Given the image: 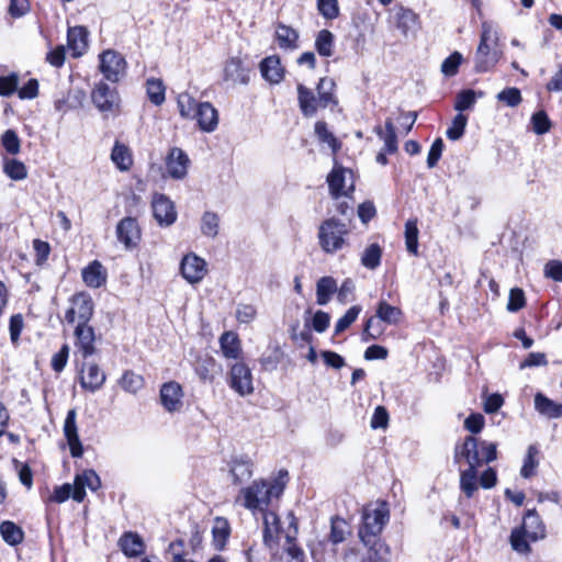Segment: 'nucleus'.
Instances as JSON below:
<instances>
[{
  "instance_id": "1",
  "label": "nucleus",
  "mask_w": 562,
  "mask_h": 562,
  "mask_svg": "<svg viewBox=\"0 0 562 562\" xmlns=\"http://www.w3.org/2000/svg\"><path fill=\"white\" fill-rule=\"evenodd\" d=\"M288 471L281 470L279 477L272 483L267 481L254 482L250 486L243 488L237 502L252 512L259 510L260 513L266 510L273 497L278 498L283 493Z\"/></svg>"
},
{
  "instance_id": "2",
  "label": "nucleus",
  "mask_w": 562,
  "mask_h": 562,
  "mask_svg": "<svg viewBox=\"0 0 562 562\" xmlns=\"http://www.w3.org/2000/svg\"><path fill=\"white\" fill-rule=\"evenodd\" d=\"M349 234L350 228L346 223L336 217L327 218L318 227L319 247L328 255L336 254L348 244Z\"/></svg>"
},
{
  "instance_id": "3",
  "label": "nucleus",
  "mask_w": 562,
  "mask_h": 562,
  "mask_svg": "<svg viewBox=\"0 0 562 562\" xmlns=\"http://www.w3.org/2000/svg\"><path fill=\"white\" fill-rule=\"evenodd\" d=\"M496 32L487 23L482 24L480 44L474 56V70L476 72H486L491 70L498 61L499 55L493 46L497 44Z\"/></svg>"
},
{
  "instance_id": "4",
  "label": "nucleus",
  "mask_w": 562,
  "mask_h": 562,
  "mask_svg": "<svg viewBox=\"0 0 562 562\" xmlns=\"http://www.w3.org/2000/svg\"><path fill=\"white\" fill-rule=\"evenodd\" d=\"M389 521V510L385 504L369 510L362 516V525L359 529V537L362 542H370L374 538H380L385 524Z\"/></svg>"
},
{
  "instance_id": "5",
  "label": "nucleus",
  "mask_w": 562,
  "mask_h": 562,
  "mask_svg": "<svg viewBox=\"0 0 562 562\" xmlns=\"http://www.w3.org/2000/svg\"><path fill=\"white\" fill-rule=\"evenodd\" d=\"M70 306L65 313L68 324H89L93 316L94 303L90 294L86 292L75 293L69 299Z\"/></svg>"
},
{
  "instance_id": "6",
  "label": "nucleus",
  "mask_w": 562,
  "mask_h": 562,
  "mask_svg": "<svg viewBox=\"0 0 562 562\" xmlns=\"http://www.w3.org/2000/svg\"><path fill=\"white\" fill-rule=\"evenodd\" d=\"M91 101L102 113L113 114L120 111L121 98L117 90L103 81L98 82L92 89Z\"/></svg>"
},
{
  "instance_id": "7",
  "label": "nucleus",
  "mask_w": 562,
  "mask_h": 562,
  "mask_svg": "<svg viewBox=\"0 0 562 562\" xmlns=\"http://www.w3.org/2000/svg\"><path fill=\"white\" fill-rule=\"evenodd\" d=\"M126 60L113 49L104 50L100 55V71L104 78L113 83L119 82L126 74Z\"/></svg>"
},
{
  "instance_id": "8",
  "label": "nucleus",
  "mask_w": 562,
  "mask_h": 562,
  "mask_svg": "<svg viewBox=\"0 0 562 562\" xmlns=\"http://www.w3.org/2000/svg\"><path fill=\"white\" fill-rule=\"evenodd\" d=\"M151 210L154 218L161 227H169L177 221L175 203L166 194L158 192L153 194Z\"/></svg>"
},
{
  "instance_id": "9",
  "label": "nucleus",
  "mask_w": 562,
  "mask_h": 562,
  "mask_svg": "<svg viewBox=\"0 0 562 562\" xmlns=\"http://www.w3.org/2000/svg\"><path fill=\"white\" fill-rule=\"evenodd\" d=\"M479 448V440L473 436H467L463 442L457 443L454 447V462L460 463L462 460H464L468 464V468L479 469L482 467Z\"/></svg>"
},
{
  "instance_id": "10",
  "label": "nucleus",
  "mask_w": 562,
  "mask_h": 562,
  "mask_svg": "<svg viewBox=\"0 0 562 562\" xmlns=\"http://www.w3.org/2000/svg\"><path fill=\"white\" fill-rule=\"evenodd\" d=\"M228 384L240 396L249 395L254 392L252 374L250 369L243 362L232 366Z\"/></svg>"
},
{
  "instance_id": "11",
  "label": "nucleus",
  "mask_w": 562,
  "mask_h": 562,
  "mask_svg": "<svg viewBox=\"0 0 562 562\" xmlns=\"http://www.w3.org/2000/svg\"><path fill=\"white\" fill-rule=\"evenodd\" d=\"M180 272L189 283H199L207 272L206 262L203 258L193 252L188 254L180 262Z\"/></svg>"
},
{
  "instance_id": "12",
  "label": "nucleus",
  "mask_w": 562,
  "mask_h": 562,
  "mask_svg": "<svg viewBox=\"0 0 562 562\" xmlns=\"http://www.w3.org/2000/svg\"><path fill=\"white\" fill-rule=\"evenodd\" d=\"M116 237L126 249H132L140 241L142 233L136 218L124 217L116 225Z\"/></svg>"
},
{
  "instance_id": "13",
  "label": "nucleus",
  "mask_w": 562,
  "mask_h": 562,
  "mask_svg": "<svg viewBox=\"0 0 562 562\" xmlns=\"http://www.w3.org/2000/svg\"><path fill=\"white\" fill-rule=\"evenodd\" d=\"M75 346L83 359L95 353V330L89 324H77L74 330Z\"/></svg>"
},
{
  "instance_id": "14",
  "label": "nucleus",
  "mask_w": 562,
  "mask_h": 562,
  "mask_svg": "<svg viewBox=\"0 0 562 562\" xmlns=\"http://www.w3.org/2000/svg\"><path fill=\"white\" fill-rule=\"evenodd\" d=\"M76 418V409H69L64 423V435L67 439L71 457L80 458L83 453V447L79 439Z\"/></svg>"
},
{
  "instance_id": "15",
  "label": "nucleus",
  "mask_w": 562,
  "mask_h": 562,
  "mask_svg": "<svg viewBox=\"0 0 562 562\" xmlns=\"http://www.w3.org/2000/svg\"><path fill=\"white\" fill-rule=\"evenodd\" d=\"M101 486V480L93 470H85L81 474H77L74 482L72 499L81 503L86 497V487L97 491Z\"/></svg>"
},
{
  "instance_id": "16",
  "label": "nucleus",
  "mask_w": 562,
  "mask_h": 562,
  "mask_svg": "<svg viewBox=\"0 0 562 562\" xmlns=\"http://www.w3.org/2000/svg\"><path fill=\"white\" fill-rule=\"evenodd\" d=\"M189 162L188 155L181 148H171L166 160L169 176L173 179H183L188 173Z\"/></svg>"
},
{
  "instance_id": "17",
  "label": "nucleus",
  "mask_w": 562,
  "mask_h": 562,
  "mask_svg": "<svg viewBox=\"0 0 562 562\" xmlns=\"http://www.w3.org/2000/svg\"><path fill=\"white\" fill-rule=\"evenodd\" d=\"M182 387L175 381L164 383L160 389L161 405L170 413L177 412L182 407Z\"/></svg>"
},
{
  "instance_id": "18",
  "label": "nucleus",
  "mask_w": 562,
  "mask_h": 562,
  "mask_svg": "<svg viewBox=\"0 0 562 562\" xmlns=\"http://www.w3.org/2000/svg\"><path fill=\"white\" fill-rule=\"evenodd\" d=\"M274 40L278 46L283 50H295L300 47L299 31L282 22L277 23Z\"/></svg>"
},
{
  "instance_id": "19",
  "label": "nucleus",
  "mask_w": 562,
  "mask_h": 562,
  "mask_svg": "<svg viewBox=\"0 0 562 562\" xmlns=\"http://www.w3.org/2000/svg\"><path fill=\"white\" fill-rule=\"evenodd\" d=\"M105 382V373L95 363H87L82 369L80 384L82 389L95 392L102 387Z\"/></svg>"
},
{
  "instance_id": "20",
  "label": "nucleus",
  "mask_w": 562,
  "mask_h": 562,
  "mask_svg": "<svg viewBox=\"0 0 562 562\" xmlns=\"http://www.w3.org/2000/svg\"><path fill=\"white\" fill-rule=\"evenodd\" d=\"M224 80L234 85H247L249 82V69L244 66L240 58L232 57L225 63Z\"/></svg>"
},
{
  "instance_id": "21",
  "label": "nucleus",
  "mask_w": 562,
  "mask_h": 562,
  "mask_svg": "<svg viewBox=\"0 0 562 562\" xmlns=\"http://www.w3.org/2000/svg\"><path fill=\"white\" fill-rule=\"evenodd\" d=\"M196 119L199 127L204 132H213L218 124V114L216 109L210 102H201L193 116Z\"/></svg>"
},
{
  "instance_id": "22",
  "label": "nucleus",
  "mask_w": 562,
  "mask_h": 562,
  "mask_svg": "<svg viewBox=\"0 0 562 562\" xmlns=\"http://www.w3.org/2000/svg\"><path fill=\"white\" fill-rule=\"evenodd\" d=\"M263 519V542L268 547H272L277 543L279 537L282 535V528L280 527V520L274 512L263 510L261 512Z\"/></svg>"
},
{
  "instance_id": "23",
  "label": "nucleus",
  "mask_w": 562,
  "mask_h": 562,
  "mask_svg": "<svg viewBox=\"0 0 562 562\" xmlns=\"http://www.w3.org/2000/svg\"><path fill=\"white\" fill-rule=\"evenodd\" d=\"M520 528L527 532L530 541H537L546 537V527L536 509H529L522 519Z\"/></svg>"
},
{
  "instance_id": "24",
  "label": "nucleus",
  "mask_w": 562,
  "mask_h": 562,
  "mask_svg": "<svg viewBox=\"0 0 562 562\" xmlns=\"http://www.w3.org/2000/svg\"><path fill=\"white\" fill-rule=\"evenodd\" d=\"M297 102L301 113L305 117H312L316 114L319 106L318 97H315L312 89L307 88L303 83H297Z\"/></svg>"
},
{
  "instance_id": "25",
  "label": "nucleus",
  "mask_w": 562,
  "mask_h": 562,
  "mask_svg": "<svg viewBox=\"0 0 562 562\" xmlns=\"http://www.w3.org/2000/svg\"><path fill=\"white\" fill-rule=\"evenodd\" d=\"M260 72L270 83H279L284 75L279 56L271 55L263 58L260 63Z\"/></svg>"
},
{
  "instance_id": "26",
  "label": "nucleus",
  "mask_w": 562,
  "mask_h": 562,
  "mask_svg": "<svg viewBox=\"0 0 562 562\" xmlns=\"http://www.w3.org/2000/svg\"><path fill=\"white\" fill-rule=\"evenodd\" d=\"M68 47L72 50L74 57L81 56L88 47V31L83 26H74L68 29Z\"/></svg>"
},
{
  "instance_id": "27",
  "label": "nucleus",
  "mask_w": 562,
  "mask_h": 562,
  "mask_svg": "<svg viewBox=\"0 0 562 562\" xmlns=\"http://www.w3.org/2000/svg\"><path fill=\"white\" fill-rule=\"evenodd\" d=\"M395 25L404 36L415 33L418 29V15L411 9L400 8L395 12Z\"/></svg>"
},
{
  "instance_id": "28",
  "label": "nucleus",
  "mask_w": 562,
  "mask_h": 562,
  "mask_svg": "<svg viewBox=\"0 0 562 562\" xmlns=\"http://www.w3.org/2000/svg\"><path fill=\"white\" fill-rule=\"evenodd\" d=\"M335 89H336V82L334 79L328 78V77H324V78L319 79V81L316 86V91H317L318 103H319L321 108L325 109L329 105L338 104V100L335 94Z\"/></svg>"
},
{
  "instance_id": "29",
  "label": "nucleus",
  "mask_w": 562,
  "mask_h": 562,
  "mask_svg": "<svg viewBox=\"0 0 562 562\" xmlns=\"http://www.w3.org/2000/svg\"><path fill=\"white\" fill-rule=\"evenodd\" d=\"M82 280L89 288H100L106 281V270L100 261L94 260L82 270Z\"/></svg>"
},
{
  "instance_id": "30",
  "label": "nucleus",
  "mask_w": 562,
  "mask_h": 562,
  "mask_svg": "<svg viewBox=\"0 0 562 562\" xmlns=\"http://www.w3.org/2000/svg\"><path fill=\"white\" fill-rule=\"evenodd\" d=\"M119 546L122 552L127 557H139L145 550V543L142 537L132 531L124 532L121 536Z\"/></svg>"
},
{
  "instance_id": "31",
  "label": "nucleus",
  "mask_w": 562,
  "mask_h": 562,
  "mask_svg": "<svg viewBox=\"0 0 562 562\" xmlns=\"http://www.w3.org/2000/svg\"><path fill=\"white\" fill-rule=\"evenodd\" d=\"M231 473L235 484L248 481L252 475V462L247 457H236L232 460Z\"/></svg>"
},
{
  "instance_id": "32",
  "label": "nucleus",
  "mask_w": 562,
  "mask_h": 562,
  "mask_svg": "<svg viewBox=\"0 0 562 562\" xmlns=\"http://www.w3.org/2000/svg\"><path fill=\"white\" fill-rule=\"evenodd\" d=\"M535 408L539 414L547 418L562 417V404L550 400L542 393H537L535 395Z\"/></svg>"
},
{
  "instance_id": "33",
  "label": "nucleus",
  "mask_w": 562,
  "mask_h": 562,
  "mask_svg": "<svg viewBox=\"0 0 562 562\" xmlns=\"http://www.w3.org/2000/svg\"><path fill=\"white\" fill-rule=\"evenodd\" d=\"M220 346L223 356L227 359H237L241 352L240 340L233 331H225L221 335Z\"/></svg>"
},
{
  "instance_id": "34",
  "label": "nucleus",
  "mask_w": 562,
  "mask_h": 562,
  "mask_svg": "<svg viewBox=\"0 0 562 562\" xmlns=\"http://www.w3.org/2000/svg\"><path fill=\"white\" fill-rule=\"evenodd\" d=\"M347 169L342 167H334V169L327 176V183L329 188V193L334 199H338L342 195H347V191H345V173Z\"/></svg>"
},
{
  "instance_id": "35",
  "label": "nucleus",
  "mask_w": 562,
  "mask_h": 562,
  "mask_svg": "<svg viewBox=\"0 0 562 562\" xmlns=\"http://www.w3.org/2000/svg\"><path fill=\"white\" fill-rule=\"evenodd\" d=\"M111 160L122 171H127L133 165L131 149L116 140L111 151Z\"/></svg>"
},
{
  "instance_id": "36",
  "label": "nucleus",
  "mask_w": 562,
  "mask_h": 562,
  "mask_svg": "<svg viewBox=\"0 0 562 562\" xmlns=\"http://www.w3.org/2000/svg\"><path fill=\"white\" fill-rule=\"evenodd\" d=\"M477 488V469L467 468L460 470V491L467 498H472Z\"/></svg>"
},
{
  "instance_id": "37",
  "label": "nucleus",
  "mask_w": 562,
  "mask_h": 562,
  "mask_svg": "<svg viewBox=\"0 0 562 562\" xmlns=\"http://www.w3.org/2000/svg\"><path fill=\"white\" fill-rule=\"evenodd\" d=\"M315 49L319 56L330 57L335 48V35L329 30H321L315 37Z\"/></svg>"
},
{
  "instance_id": "38",
  "label": "nucleus",
  "mask_w": 562,
  "mask_h": 562,
  "mask_svg": "<svg viewBox=\"0 0 562 562\" xmlns=\"http://www.w3.org/2000/svg\"><path fill=\"white\" fill-rule=\"evenodd\" d=\"M337 291V282L333 277H323L316 284V302L326 305L331 295Z\"/></svg>"
},
{
  "instance_id": "39",
  "label": "nucleus",
  "mask_w": 562,
  "mask_h": 562,
  "mask_svg": "<svg viewBox=\"0 0 562 562\" xmlns=\"http://www.w3.org/2000/svg\"><path fill=\"white\" fill-rule=\"evenodd\" d=\"M0 533L4 542L10 546H18L24 539V532L21 527L10 520L0 524Z\"/></svg>"
},
{
  "instance_id": "40",
  "label": "nucleus",
  "mask_w": 562,
  "mask_h": 562,
  "mask_svg": "<svg viewBox=\"0 0 562 562\" xmlns=\"http://www.w3.org/2000/svg\"><path fill=\"white\" fill-rule=\"evenodd\" d=\"M369 548V562H387L390 559V548L380 539L374 538L370 542H363Z\"/></svg>"
},
{
  "instance_id": "41",
  "label": "nucleus",
  "mask_w": 562,
  "mask_h": 562,
  "mask_svg": "<svg viewBox=\"0 0 562 562\" xmlns=\"http://www.w3.org/2000/svg\"><path fill=\"white\" fill-rule=\"evenodd\" d=\"M402 311L385 301H380L376 307L375 317L387 324H396L400 322Z\"/></svg>"
},
{
  "instance_id": "42",
  "label": "nucleus",
  "mask_w": 562,
  "mask_h": 562,
  "mask_svg": "<svg viewBox=\"0 0 562 562\" xmlns=\"http://www.w3.org/2000/svg\"><path fill=\"white\" fill-rule=\"evenodd\" d=\"M220 216L215 212L206 211L201 217V233L210 238L218 235Z\"/></svg>"
},
{
  "instance_id": "43",
  "label": "nucleus",
  "mask_w": 562,
  "mask_h": 562,
  "mask_svg": "<svg viewBox=\"0 0 562 562\" xmlns=\"http://www.w3.org/2000/svg\"><path fill=\"white\" fill-rule=\"evenodd\" d=\"M418 227L417 220H408L405 223V245L411 255H418Z\"/></svg>"
},
{
  "instance_id": "44",
  "label": "nucleus",
  "mask_w": 562,
  "mask_h": 562,
  "mask_svg": "<svg viewBox=\"0 0 562 562\" xmlns=\"http://www.w3.org/2000/svg\"><path fill=\"white\" fill-rule=\"evenodd\" d=\"M382 258V248L379 244L373 243L369 245L362 256H361V263L368 269L374 270L376 269L381 263Z\"/></svg>"
},
{
  "instance_id": "45",
  "label": "nucleus",
  "mask_w": 562,
  "mask_h": 562,
  "mask_svg": "<svg viewBox=\"0 0 562 562\" xmlns=\"http://www.w3.org/2000/svg\"><path fill=\"white\" fill-rule=\"evenodd\" d=\"M146 92L149 101L155 105L165 102V86L160 79L149 78L146 81Z\"/></svg>"
},
{
  "instance_id": "46",
  "label": "nucleus",
  "mask_w": 562,
  "mask_h": 562,
  "mask_svg": "<svg viewBox=\"0 0 562 562\" xmlns=\"http://www.w3.org/2000/svg\"><path fill=\"white\" fill-rule=\"evenodd\" d=\"M4 173L12 180L19 181L27 177V169L25 165L14 158H5L3 162Z\"/></svg>"
},
{
  "instance_id": "47",
  "label": "nucleus",
  "mask_w": 562,
  "mask_h": 562,
  "mask_svg": "<svg viewBox=\"0 0 562 562\" xmlns=\"http://www.w3.org/2000/svg\"><path fill=\"white\" fill-rule=\"evenodd\" d=\"M315 134L319 142L328 144L333 153L336 154L340 149L339 140L328 131L327 124L324 121L315 123Z\"/></svg>"
},
{
  "instance_id": "48",
  "label": "nucleus",
  "mask_w": 562,
  "mask_h": 562,
  "mask_svg": "<svg viewBox=\"0 0 562 562\" xmlns=\"http://www.w3.org/2000/svg\"><path fill=\"white\" fill-rule=\"evenodd\" d=\"M381 322L382 321L376 319L375 316H371L367 319L361 334V340L363 342L376 340L384 333V327Z\"/></svg>"
},
{
  "instance_id": "49",
  "label": "nucleus",
  "mask_w": 562,
  "mask_h": 562,
  "mask_svg": "<svg viewBox=\"0 0 562 562\" xmlns=\"http://www.w3.org/2000/svg\"><path fill=\"white\" fill-rule=\"evenodd\" d=\"M229 526L226 519L217 518L215 525L212 529L213 541L216 549H223L228 537H229Z\"/></svg>"
},
{
  "instance_id": "50",
  "label": "nucleus",
  "mask_w": 562,
  "mask_h": 562,
  "mask_svg": "<svg viewBox=\"0 0 562 562\" xmlns=\"http://www.w3.org/2000/svg\"><path fill=\"white\" fill-rule=\"evenodd\" d=\"M119 384L124 391L135 394L138 390L143 387L144 380L142 375L127 370L123 373L122 378L119 381Z\"/></svg>"
},
{
  "instance_id": "51",
  "label": "nucleus",
  "mask_w": 562,
  "mask_h": 562,
  "mask_svg": "<svg viewBox=\"0 0 562 562\" xmlns=\"http://www.w3.org/2000/svg\"><path fill=\"white\" fill-rule=\"evenodd\" d=\"M509 540L512 548L516 552L528 553L530 551V546L528 542L530 539H528L527 532H525L520 527L512 530Z\"/></svg>"
},
{
  "instance_id": "52",
  "label": "nucleus",
  "mask_w": 562,
  "mask_h": 562,
  "mask_svg": "<svg viewBox=\"0 0 562 562\" xmlns=\"http://www.w3.org/2000/svg\"><path fill=\"white\" fill-rule=\"evenodd\" d=\"M177 103L180 115L186 119L193 117L199 105L194 98L191 97L189 93L179 94Z\"/></svg>"
},
{
  "instance_id": "53",
  "label": "nucleus",
  "mask_w": 562,
  "mask_h": 562,
  "mask_svg": "<svg viewBox=\"0 0 562 562\" xmlns=\"http://www.w3.org/2000/svg\"><path fill=\"white\" fill-rule=\"evenodd\" d=\"M538 454V449L536 446L531 445L528 447L527 456L525 457L524 464L520 470V475L525 479H529L535 474V470L538 467L539 462L536 460V456Z\"/></svg>"
},
{
  "instance_id": "54",
  "label": "nucleus",
  "mask_w": 562,
  "mask_h": 562,
  "mask_svg": "<svg viewBox=\"0 0 562 562\" xmlns=\"http://www.w3.org/2000/svg\"><path fill=\"white\" fill-rule=\"evenodd\" d=\"M468 123V116L459 113L452 120L451 126L447 130L446 135L451 140H458L464 134L465 126Z\"/></svg>"
},
{
  "instance_id": "55",
  "label": "nucleus",
  "mask_w": 562,
  "mask_h": 562,
  "mask_svg": "<svg viewBox=\"0 0 562 562\" xmlns=\"http://www.w3.org/2000/svg\"><path fill=\"white\" fill-rule=\"evenodd\" d=\"M361 306H351L344 316H341L335 325V334L338 335L345 331L359 316Z\"/></svg>"
},
{
  "instance_id": "56",
  "label": "nucleus",
  "mask_w": 562,
  "mask_h": 562,
  "mask_svg": "<svg viewBox=\"0 0 562 562\" xmlns=\"http://www.w3.org/2000/svg\"><path fill=\"white\" fill-rule=\"evenodd\" d=\"M384 142V150L387 154L397 151V136L394 123L391 119L385 121V136L382 138Z\"/></svg>"
},
{
  "instance_id": "57",
  "label": "nucleus",
  "mask_w": 562,
  "mask_h": 562,
  "mask_svg": "<svg viewBox=\"0 0 562 562\" xmlns=\"http://www.w3.org/2000/svg\"><path fill=\"white\" fill-rule=\"evenodd\" d=\"M532 131L537 135H543L551 128V121L544 111H538L531 116Z\"/></svg>"
},
{
  "instance_id": "58",
  "label": "nucleus",
  "mask_w": 562,
  "mask_h": 562,
  "mask_svg": "<svg viewBox=\"0 0 562 562\" xmlns=\"http://www.w3.org/2000/svg\"><path fill=\"white\" fill-rule=\"evenodd\" d=\"M1 144L10 155H16L21 149V142L15 131L7 130L1 136Z\"/></svg>"
},
{
  "instance_id": "59",
  "label": "nucleus",
  "mask_w": 562,
  "mask_h": 562,
  "mask_svg": "<svg viewBox=\"0 0 562 562\" xmlns=\"http://www.w3.org/2000/svg\"><path fill=\"white\" fill-rule=\"evenodd\" d=\"M476 101V93L474 90H462L457 94L454 109L459 112L471 109Z\"/></svg>"
},
{
  "instance_id": "60",
  "label": "nucleus",
  "mask_w": 562,
  "mask_h": 562,
  "mask_svg": "<svg viewBox=\"0 0 562 562\" xmlns=\"http://www.w3.org/2000/svg\"><path fill=\"white\" fill-rule=\"evenodd\" d=\"M462 55L459 52H453L441 64V72L447 77L457 75L459 66L462 63Z\"/></svg>"
},
{
  "instance_id": "61",
  "label": "nucleus",
  "mask_w": 562,
  "mask_h": 562,
  "mask_svg": "<svg viewBox=\"0 0 562 562\" xmlns=\"http://www.w3.org/2000/svg\"><path fill=\"white\" fill-rule=\"evenodd\" d=\"M317 10L323 18L334 20L339 15L338 0H317Z\"/></svg>"
},
{
  "instance_id": "62",
  "label": "nucleus",
  "mask_w": 562,
  "mask_h": 562,
  "mask_svg": "<svg viewBox=\"0 0 562 562\" xmlns=\"http://www.w3.org/2000/svg\"><path fill=\"white\" fill-rule=\"evenodd\" d=\"M496 98L499 102H504L510 108L519 105L522 101L521 93L518 88H505Z\"/></svg>"
},
{
  "instance_id": "63",
  "label": "nucleus",
  "mask_w": 562,
  "mask_h": 562,
  "mask_svg": "<svg viewBox=\"0 0 562 562\" xmlns=\"http://www.w3.org/2000/svg\"><path fill=\"white\" fill-rule=\"evenodd\" d=\"M347 522L345 519L336 517L331 519L329 539L333 543H339L345 540Z\"/></svg>"
},
{
  "instance_id": "64",
  "label": "nucleus",
  "mask_w": 562,
  "mask_h": 562,
  "mask_svg": "<svg viewBox=\"0 0 562 562\" xmlns=\"http://www.w3.org/2000/svg\"><path fill=\"white\" fill-rule=\"evenodd\" d=\"M526 304L525 293L519 288H514L509 292L507 310L509 312H518Z\"/></svg>"
}]
</instances>
